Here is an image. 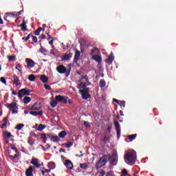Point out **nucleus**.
Masks as SVG:
<instances>
[{
    "mask_svg": "<svg viewBox=\"0 0 176 176\" xmlns=\"http://www.w3.org/2000/svg\"><path fill=\"white\" fill-rule=\"evenodd\" d=\"M106 85H107V82H105L104 80H100L99 82V86L100 87H101V89L105 87Z\"/></svg>",
    "mask_w": 176,
    "mask_h": 176,
    "instance_id": "nucleus-28",
    "label": "nucleus"
},
{
    "mask_svg": "<svg viewBox=\"0 0 176 176\" xmlns=\"http://www.w3.org/2000/svg\"><path fill=\"white\" fill-rule=\"evenodd\" d=\"M32 33H30L25 38V42H27L30 39V38H31V36L32 37Z\"/></svg>",
    "mask_w": 176,
    "mask_h": 176,
    "instance_id": "nucleus-52",
    "label": "nucleus"
},
{
    "mask_svg": "<svg viewBox=\"0 0 176 176\" xmlns=\"http://www.w3.org/2000/svg\"><path fill=\"white\" fill-rule=\"evenodd\" d=\"M59 152L60 153H61V152L65 153V149H64L63 148H60V150H59Z\"/></svg>",
    "mask_w": 176,
    "mask_h": 176,
    "instance_id": "nucleus-64",
    "label": "nucleus"
},
{
    "mask_svg": "<svg viewBox=\"0 0 176 176\" xmlns=\"http://www.w3.org/2000/svg\"><path fill=\"white\" fill-rule=\"evenodd\" d=\"M6 107L10 109V111H12V113L14 114L19 113V107L17 106V103L12 102L10 104H7Z\"/></svg>",
    "mask_w": 176,
    "mask_h": 176,
    "instance_id": "nucleus-2",
    "label": "nucleus"
},
{
    "mask_svg": "<svg viewBox=\"0 0 176 176\" xmlns=\"http://www.w3.org/2000/svg\"><path fill=\"white\" fill-rule=\"evenodd\" d=\"M37 115H38V116H42L43 115V111H37Z\"/></svg>",
    "mask_w": 176,
    "mask_h": 176,
    "instance_id": "nucleus-57",
    "label": "nucleus"
},
{
    "mask_svg": "<svg viewBox=\"0 0 176 176\" xmlns=\"http://www.w3.org/2000/svg\"><path fill=\"white\" fill-rule=\"evenodd\" d=\"M30 115L33 116H38V111H30Z\"/></svg>",
    "mask_w": 176,
    "mask_h": 176,
    "instance_id": "nucleus-53",
    "label": "nucleus"
},
{
    "mask_svg": "<svg viewBox=\"0 0 176 176\" xmlns=\"http://www.w3.org/2000/svg\"><path fill=\"white\" fill-rule=\"evenodd\" d=\"M96 52H98V48L94 47L93 50H91V54H94V53H96Z\"/></svg>",
    "mask_w": 176,
    "mask_h": 176,
    "instance_id": "nucleus-47",
    "label": "nucleus"
},
{
    "mask_svg": "<svg viewBox=\"0 0 176 176\" xmlns=\"http://www.w3.org/2000/svg\"><path fill=\"white\" fill-rule=\"evenodd\" d=\"M32 41L33 42H34V43H38V38L35 36H32Z\"/></svg>",
    "mask_w": 176,
    "mask_h": 176,
    "instance_id": "nucleus-48",
    "label": "nucleus"
},
{
    "mask_svg": "<svg viewBox=\"0 0 176 176\" xmlns=\"http://www.w3.org/2000/svg\"><path fill=\"white\" fill-rule=\"evenodd\" d=\"M21 65H20L19 63V62H16V63H15V69H17V70H19V69H21Z\"/></svg>",
    "mask_w": 176,
    "mask_h": 176,
    "instance_id": "nucleus-41",
    "label": "nucleus"
},
{
    "mask_svg": "<svg viewBox=\"0 0 176 176\" xmlns=\"http://www.w3.org/2000/svg\"><path fill=\"white\" fill-rule=\"evenodd\" d=\"M50 54H52L53 56H56V53L54 52V50H51Z\"/></svg>",
    "mask_w": 176,
    "mask_h": 176,
    "instance_id": "nucleus-58",
    "label": "nucleus"
},
{
    "mask_svg": "<svg viewBox=\"0 0 176 176\" xmlns=\"http://www.w3.org/2000/svg\"><path fill=\"white\" fill-rule=\"evenodd\" d=\"M23 13H24V10H22L18 12H6V16H8V17H12V19H16V17H18V16L23 14Z\"/></svg>",
    "mask_w": 176,
    "mask_h": 176,
    "instance_id": "nucleus-6",
    "label": "nucleus"
},
{
    "mask_svg": "<svg viewBox=\"0 0 176 176\" xmlns=\"http://www.w3.org/2000/svg\"><path fill=\"white\" fill-rule=\"evenodd\" d=\"M21 27V31H23V32H25L27 31V25L25 24V21L23 20L22 23L19 25Z\"/></svg>",
    "mask_w": 176,
    "mask_h": 176,
    "instance_id": "nucleus-19",
    "label": "nucleus"
},
{
    "mask_svg": "<svg viewBox=\"0 0 176 176\" xmlns=\"http://www.w3.org/2000/svg\"><path fill=\"white\" fill-rule=\"evenodd\" d=\"M90 91V88H85L84 89H80L79 93H86V94H89Z\"/></svg>",
    "mask_w": 176,
    "mask_h": 176,
    "instance_id": "nucleus-33",
    "label": "nucleus"
},
{
    "mask_svg": "<svg viewBox=\"0 0 176 176\" xmlns=\"http://www.w3.org/2000/svg\"><path fill=\"white\" fill-rule=\"evenodd\" d=\"M80 168H82V170H86L87 168V164L86 163L80 164Z\"/></svg>",
    "mask_w": 176,
    "mask_h": 176,
    "instance_id": "nucleus-38",
    "label": "nucleus"
},
{
    "mask_svg": "<svg viewBox=\"0 0 176 176\" xmlns=\"http://www.w3.org/2000/svg\"><path fill=\"white\" fill-rule=\"evenodd\" d=\"M83 79H85L86 82H89V77L87 76V75L86 76H81L80 80H83Z\"/></svg>",
    "mask_w": 176,
    "mask_h": 176,
    "instance_id": "nucleus-44",
    "label": "nucleus"
},
{
    "mask_svg": "<svg viewBox=\"0 0 176 176\" xmlns=\"http://www.w3.org/2000/svg\"><path fill=\"white\" fill-rule=\"evenodd\" d=\"M45 31V28H38L35 32H34V35H39V34H41V31Z\"/></svg>",
    "mask_w": 176,
    "mask_h": 176,
    "instance_id": "nucleus-29",
    "label": "nucleus"
},
{
    "mask_svg": "<svg viewBox=\"0 0 176 176\" xmlns=\"http://www.w3.org/2000/svg\"><path fill=\"white\" fill-rule=\"evenodd\" d=\"M114 124L116 126V130L117 133V138H120V124L118 121L114 122Z\"/></svg>",
    "mask_w": 176,
    "mask_h": 176,
    "instance_id": "nucleus-12",
    "label": "nucleus"
},
{
    "mask_svg": "<svg viewBox=\"0 0 176 176\" xmlns=\"http://www.w3.org/2000/svg\"><path fill=\"white\" fill-rule=\"evenodd\" d=\"M40 52L41 53H43V54H45L46 53H47V50H46V48L43 47H41Z\"/></svg>",
    "mask_w": 176,
    "mask_h": 176,
    "instance_id": "nucleus-39",
    "label": "nucleus"
},
{
    "mask_svg": "<svg viewBox=\"0 0 176 176\" xmlns=\"http://www.w3.org/2000/svg\"><path fill=\"white\" fill-rule=\"evenodd\" d=\"M107 159H108V155H107L102 157L96 164V168H101L102 166H105L107 164Z\"/></svg>",
    "mask_w": 176,
    "mask_h": 176,
    "instance_id": "nucleus-3",
    "label": "nucleus"
},
{
    "mask_svg": "<svg viewBox=\"0 0 176 176\" xmlns=\"http://www.w3.org/2000/svg\"><path fill=\"white\" fill-rule=\"evenodd\" d=\"M72 145H74L73 142H67V143L65 145V147L66 148H71V146H72Z\"/></svg>",
    "mask_w": 176,
    "mask_h": 176,
    "instance_id": "nucleus-43",
    "label": "nucleus"
},
{
    "mask_svg": "<svg viewBox=\"0 0 176 176\" xmlns=\"http://www.w3.org/2000/svg\"><path fill=\"white\" fill-rule=\"evenodd\" d=\"M41 140H44V144H46V141H47V136H46V134L41 133Z\"/></svg>",
    "mask_w": 176,
    "mask_h": 176,
    "instance_id": "nucleus-32",
    "label": "nucleus"
},
{
    "mask_svg": "<svg viewBox=\"0 0 176 176\" xmlns=\"http://www.w3.org/2000/svg\"><path fill=\"white\" fill-rule=\"evenodd\" d=\"M41 39H46V36L45 34H42L41 36Z\"/></svg>",
    "mask_w": 176,
    "mask_h": 176,
    "instance_id": "nucleus-63",
    "label": "nucleus"
},
{
    "mask_svg": "<svg viewBox=\"0 0 176 176\" xmlns=\"http://www.w3.org/2000/svg\"><path fill=\"white\" fill-rule=\"evenodd\" d=\"M56 70L59 74H65L67 72V68L64 65L58 66Z\"/></svg>",
    "mask_w": 176,
    "mask_h": 176,
    "instance_id": "nucleus-14",
    "label": "nucleus"
},
{
    "mask_svg": "<svg viewBox=\"0 0 176 176\" xmlns=\"http://www.w3.org/2000/svg\"><path fill=\"white\" fill-rule=\"evenodd\" d=\"M122 176H126L128 173H127V170L126 169H122Z\"/></svg>",
    "mask_w": 176,
    "mask_h": 176,
    "instance_id": "nucleus-49",
    "label": "nucleus"
},
{
    "mask_svg": "<svg viewBox=\"0 0 176 176\" xmlns=\"http://www.w3.org/2000/svg\"><path fill=\"white\" fill-rule=\"evenodd\" d=\"M30 93L31 90L30 89H27L25 88L21 89L18 93V97L19 98L21 99L23 97H24V96H30Z\"/></svg>",
    "mask_w": 176,
    "mask_h": 176,
    "instance_id": "nucleus-4",
    "label": "nucleus"
},
{
    "mask_svg": "<svg viewBox=\"0 0 176 176\" xmlns=\"http://www.w3.org/2000/svg\"><path fill=\"white\" fill-rule=\"evenodd\" d=\"M40 79L43 83H47V82H49V78L46 77L45 75H42Z\"/></svg>",
    "mask_w": 176,
    "mask_h": 176,
    "instance_id": "nucleus-23",
    "label": "nucleus"
},
{
    "mask_svg": "<svg viewBox=\"0 0 176 176\" xmlns=\"http://www.w3.org/2000/svg\"><path fill=\"white\" fill-rule=\"evenodd\" d=\"M51 141H52V142H58L60 139L58 138V136H52Z\"/></svg>",
    "mask_w": 176,
    "mask_h": 176,
    "instance_id": "nucleus-31",
    "label": "nucleus"
},
{
    "mask_svg": "<svg viewBox=\"0 0 176 176\" xmlns=\"http://www.w3.org/2000/svg\"><path fill=\"white\" fill-rule=\"evenodd\" d=\"M13 85H15L16 86H19L20 85V80L19 79V76H16V74L13 75Z\"/></svg>",
    "mask_w": 176,
    "mask_h": 176,
    "instance_id": "nucleus-18",
    "label": "nucleus"
},
{
    "mask_svg": "<svg viewBox=\"0 0 176 176\" xmlns=\"http://www.w3.org/2000/svg\"><path fill=\"white\" fill-rule=\"evenodd\" d=\"M114 60H115V58L113 57V55L111 54L105 60V63H107V64H112Z\"/></svg>",
    "mask_w": 176,
    "mask_h": 176,
    "instance_id": "nucleus-17",
    "label": "nucleus"
},
{
    "mask_svg": "<svg viewBox=\"0 0 176 176\" xmlns=\"http://www.w3.org/2000/svg\"><path fill=\"white\" fill-rule=\"evenodd\" d=\"M8 58L9 61H14L16 60V56H8Z\"/></svg>",
    "mask_w": 176,
    "mask_h": 176,
    "instance_id": "nucleus-40",
    "label": "nucleus"
},
{
    "mask_svg": "<svg viewBox=\"0 0 176 176\" xmlns=\"http://www.w3.org/2000/svg\"><path fill=\"white\" fill-rule=\"evenodd\" d=\"M8 126V124H6V122H3L1 126V129H6Z\"/></svg>",
    "mask_w": 176,
    "mask_h": 176,
    "instance_id": "nucleus-51",
    "label": "nucleus"
},
{
    "mask_svg": "<svg viewBox=\"0 0 176 176\" xmlns=\"http://www.w3.org/2000/svg\"><path fill=\"white\" fill-rule=\"evenodd\" d=\"M65 135H67V132L65 131H62L58 133L59 138H65Z\"/></svg>",
    "mask_w": 176,
    "mask_h": 176,
    "instance_id": "nucleus-25",
    "label": "nucleus"
},
{
    "mask_svg": "<svg viewBox=\"0 0 176 176\" xmlns=\"http://www.w3.org/2000/svg\"><path fill=\"white\" fill-rule=\"evenodd\" d=\"M79 57H80V52L76 50L75 52L74 60H79Z\"/></svg>",
    "mask_w": 176,
    "mask_h": 176,
    "instance_id": "nucleus-30",
    "label": "nucleus"
},
{
    "mask_svg": "<svg viewBox=\"0 0 176 176\" xmlns=\"http://www.w3.org/2000/svg\"><path fill=\"white\" fill-rule=\"evenodd\" d=\"M111 130H112V126L109 125L107 127V133H108V134H111Z\"/></svg>",
    "mask_w": 176,
    "mask_h": 176,
    "instance_id": "nucleus-50",
    "label": "nucleus"
},
{
    "mask_svg": "<svg viewBox=\"0 0 176 176\" xmlns=\"http://www.w3.org/2000/svg\"><path fill=\"white\" fill-rule=\"evenodd\" d=\"M137 138V134L129 135H128V138L130 141H134V140Z\"/></svg>",
    "mask_w": 176,
    "mask_h": 176,
    "instance_id": "nucleus-34",
    "label": "nucleus"
},
{
    "mask_svg": "<svg viewBox=\"0 0 176 176\" xmlns=\"http://www.w3.org/2000/svg\"><path fill=\"white\" fill-rule=\"evenodd\" d=\"M44 87L45 90H52V87H50V85H47V84H45Z\"/></svg>",
    "mask_w": 176,
    "mask_h": 176,
    "instance_id": "nucleus-46",
    "label": "nucleus"
},
{
    "mask_svg": "<svg viewBox=\"0 0 176 176\" xmlns=\"http://www.w3.org/2000/svg\"><path fill=\"white\" fill-rule=\"evenodd\" d=\"M28 79L30 82H34L35 80V76L34 74H30Z\"/></svg>",
    "mask_w": 176,
    "mask_h": 176,
    "instance_id": "nucleus-37",
    "label": "nucleus"
},
{
    "mask_svg": "<svg viewBox=\"0 0 176 176\" xmlns=\"http://www.w3.org/2000/svg\"><path fill=\"white\" fill-rule=\"evenodd\" d=\"M31 101V98L28 97V96H25L23 98V103L24 104H28V102H30Z\"/></svg>",
    "mask_w": 176,
    "mask_h": 176,
    "instance_id": "nucleus-35",
    "label": "nucleus"
},
{
    "mask_svg": "<svg viewBox=\"0 0 176 176\" xmlns=\"http://www.w3.org/2000/svg\"><path fill=\"white\" fill-rule=\"evenodd\" d=\"M64 165L68 170H72L74 168V164L71 160H67L64 162Z\"/></svg>",
    "mask_w": 176,
    "mask_h": 176,
    "instance_id": "nucleus-10",
    "label": "nucleus"
},
{
    "mask_svg": "<svg viewBox=\"0 0 176 176\" xmlns=\"http://www.w3.org/2000/svg\"><path fill=\"white\" fill-rule=\"evenodd\" d=\"M56 101L58 102H62V104H68V96H63L61 95L56 96L55 97Z\"/></svg>",
    "mask_w": 176,
    "mask_h": 176,
    "instance_id": "nucleus-5",
    "label": "nucleus"
},
{
    "mask_svg": "<svg viewBox=\"0 0 176 176\" xmlns=\"http://www.w3.org/2000/svg\"><path fill=\"white\" fill-rule=\"evenodd\" d=\"M48 168H50V170H54V168H56V164H54V162H49Z\"/></svg>",
    "mask_w": 176,
    "mask_h": 176,
    "instance_id": "nucleus-24",
    "label": "nucleus"
},
{
    "mask_svg": "<svg viewBox=\"0 0 176 176\" xmlns=\"http://www.w3.org/2000/svg\"><path fill=\"white\" fill-rule=\"evenodd\" d=\"M42 108V106H41V103L36 102L34 103L32 107H31V111H39Z\"/></svg>",
    "mask_w": 176,
    "mask_h": 176,
    "instance_id": "nucleus-15",
    "label": "nucleus"
},
{
    "mask_svg": "<svg viewBox=\"0 0 176 176\" xmlns=\"http://www.w3.org/2000/svg\"><path fill=\"white\" fill-rule=\"evenodd\" d=\"M100 174L101 176H104V175H105V171L101 170V171L100 172Z\"/></svg>",
    "mask_w": 176,
    "mask_h": 176,
    "instance_id": "nucleus-60",
    "label": "nucleus"
},
{
    "mask_svg": "<svg viewBox=\"0 0 176 176\" xmlns=\"http://www.w3.org/2000/svg\"><path fill=\"white\" fill-rule=\"evenodd\" d=\"M125 161H127L129 164H135L137 160V155L134 153H128L124 156Z\"/></svg>",
    "mask_w": 176,
    "mask_h": 176,
    "instance_id": "nucleus-1",
    "label": "nucleus"
},
{
    "mask_svg": "<svg viewBox=\"0 0 176 176\" xmlns=\"http://www.w3.org/2000/svg\"><path fill=\"white\" fill-rule=\"evenodd\" d=\"M23 127H24V124H19L16 126L15 129L16 130H21V129H23Z\"/></svg>",
    "mask_w": 176,
    "mask_h": 176,
    "instance_id": "nucleus-36",
    "label": "nucleus"
},
{
    "mask_svg": "<svg viewBox=\"0 0 176 176\" xmlns=\"http://www.w3.org/2000/svg\"><path fill=\"white\" fill-rule=\"evenodd\" d=\"M67 102L71 105L72 104H73V102H74V100H67Z\"/></svg>",
    "mask_w": 176,
    "mask_h": 176,
    "instance_id": "nucleus-61",
    "label": "nucleus"
},
{
    "mask_svg": "<svg viewBox=\"0 0 176 176\" xmlns=\"http://www.w3.org/2000/svg\"><path fill=\"white\" fill-rule=\"evenodd\" d=\"M82 95V100H89L90 98V94H86V92H79Z\"/></svg>",
    "mask_w": 176,
    "mask_h": 176,
    "instance_id": "nucleus-21",
    "label": "nucleus"
},
{
    "mask_svg": "<svg viewBox=\"0 0 176 176\" xmlns=\"http://www.w3.org/2000/svg\"><path fill=\"white\" fill-rule=\"evenodd\" d=\"M92 58L93 60H95L96 63H101V61H102V58L101 56H100V55H94L92 56Z\"/></svg>",
    "mask_w": 176,
    "mask_h": 176,
    "instance_id": "nucleus-20",
    "label": "nucleus"
},
{
    "mask_svg": "<svg viewBox=\"0 0 176 176\" xmlns=\"http://www.w3.org/2000/svg\"><path fill=\"white\" fill-rule=\"evenodd\" d=\"M110 164L113 166H116L118 164V154L113 153L111 157H109Z\"/></svg>",
    "mask_w": 176,
    "mask_h": 176,
    "instance_id": "nucleus-7",
    "label": "nucleus"
},
{
    "mask_svg": "<svg viewBox=\"0 0 176 176\" xmlns=\"http://www.w3.org/2000/svg\"><path fill=\"white\" fill-rule=\"evenodd\" d=\"M45 129H46V125L40 124L37 129V131H42L43 130H45Z\"/></svg>",
    "mask_w": 176,
    "mask_h": 176,
    "instance_id": "nucleus-27",
    "label": "nucleus"
},
{
    "mask_svg": "<svg viewBox=\"0 0 176 176\" xmlns=\"http://www.w3.org/2000/svg\"><path fill=\"white\" fill-rule=\"evenodd\" d=\"M52 108H56L57 107V100H53L51 103Z\"/></svg>",
    "mask_w": 176,
    "mask_h": 176,
    "instance_id": "nucleus-42",
    "label": "nucleus"
},
{
    "mask_svg": "<svg viewBox=\"0 0 176 176\" xmlns=\"http://www.w3.org/2000/svg\"><path fill=\"white\" fill-rule=\"evenodd\" d=\"M2 122H4V123L8 124V117H6L3 119Z\"/></svg>",
    "mask_w": 176,
    "mask_h": 176,
    "instance_id": "nucleus-59",
    "label": "nucleus"
},
{
    "mask_svg": "<svg viewBox=\"0 0 176 176\" xmlns=\"http://www.w3.org/2000/svg\"><path fill=\"white\" fill-rule=\"evenodd\" d=\"M54 42V40H53V38H52L50 41H49V43H50V45H51L52 46H53Z\"/></svg>",
    "mask_w": 176,
    "mask_h": 176,
    "instance_id": "nucleus-62",
    "label": "nucleus"
},
{
    "mask_svg": "<svg viewBox=\"0 0 176 176\" xmlns=\"http://www.w3.org/2000/svg\"><path fill=\"white\" fill-rule=\"evenodd\" d=\"M30 164H32L33 167H35V168H41V164H39V160L34 157L32 158Z\"/></svg>",
    "mask_w": 176,
    "mask_h": 176,
    "instance_id": "nucleus-8",
    "label": "nucleus"
},
{
    "mask_svg": "<svg viewBox=\"0 0 176 176\" xmlns=\"http://www.w3.org/2000/svg\"><path fill=\"white\" fill-rule=\"evenodd\" d=\"M25 63H27L28 68H34V67H35V61L32 59L27 58L25 59Z\"/></svg>",
    "mask_w": 176,
    "mask_h": 176,
    "instance_id": "nucleus-11",
    "label": "nucleus"
},
{
    "mask_svg": "<svg viewBox=\"0 0 176 176\" xmlns=\"http://www.w3.org/2000/svg\"><path fill=\"white\" fill-rule=\"evenodd\" d=\"M4 138H12L13 135H12V133L10 132H4L3 134Z\"/></svg>",
    "mask_w": 176,
    "mask_h": 176,
    "instance_id": "nucleus-26",
    "label": "nucleus"
},
{
    "mask_svg": "<svg viewBox=\"0 0 176 176\" xmlns=\"http://www.w3.org/2000/svg\"><path fill=\"white\" fill-rule=\"evenodd\" d=\"M74 54L67 52L65 55L63 56L62 60L63 61H67V60H69L71 57H72Z\"/></svg>",
    "mask_w": 176,
    "mask_h": 176,
    "instance_id": "nucleus-16",
    "label": "nucleus"
},
{
    "mask_svg": "<svg viewBox=\"0 0 176 176\" xmlns=\"http://www.w3.org/2000/svg\"><path fill=\"white\" fill-rule=\"evenodd\" d=\"M11 149H12V151H14L16 153H19V150L17 149V148H16V146H11Z\"/></svg>",
    "mask_w": 176,
    "mask_h": 176,
    "instance_id": "nucleus-54",
    "label": "nucleus"
},
{
    "mask_svg": "<svg viewBox=\"0 0 176 176\" xmlns=\"http://www.w3.org/2000/svg\"><path fill=\"white\" fill-rule=\"evenodd\" d=\"M84 126H85V127H90V123H89L88 122L85 121L84 122Z\"/></svg>",
    "mask_w": 176,
    "mask_h": 176,
    "instance_id": "nucleus-55",
    "label": "nucleus"
},
{
    "mask_svg": "<svg viewBox=\"0 0 176 176\" xmlns=\"http://www.w3.org/2000/svg\"><path fill=\"white\" fill-rule=\"evenodd\" d=\"M113 101H114V102H116V104H118V105H120L121 108H124L126 107V101L124 100L122 101L116 98H113Z\"/></svg>",
    "mask_w": 176,
    "mask_h": 176,
    "instance_id": "nucleus-13",
    "label": "nucleus"
},
{
    "mask_svg": "<svg viewBox=\"0 0 176 176\" xmlns=\"http://www.w3.org/2000/svg\"><path fill=\"white\" fill-rule=\"evenodd\" d=\"M34 170H35V166H30L25 170V176H34Z\"/></svg>",
    "mask_w": 176,
    "mask_h": 176,
    "instance_id": "nucleus-9",
    "label": "nucleus"
},
{
    "mask_svg": "<svg viewBox=\"0 0 176 176\" xmlns=\"http://www.w3.org/2000/svg\"><path fill=\"white\" fill-rule=\"evenodd\" d=\"M16 157H17V155H10V159H11V160H14V159H16Z\"/></svg>",
    "mask_w": 176,
    "mask_h": 176,
    "instance_id": "nucleus-56",
    "label": "nucleus"
},
{
    "mask_svg": "<svg viewBox=\"0 0 176 176\" xmlns=\"http://www.w3.org/2000/svg\"><path fill=\"white\" fill-rule=\"evenodd\" d=\"M86 87H87V85L86 84V82H85V83L80 82L77 86V89H79L80 90H82V89H86Z\"/></svg>",
    "mask_w": 176,
    "mask_h": 176,
    "instance_id": "nucleus-22",
    "label": "nucleus"
},
{
    "mask_svg": "<svg viewBox=\"0 0 176 176\" xmlns=\"http://www.w3.org/2000/svg\"><path fill=\"white\" fill-rule=\"evenodd\" d=\"M0 82H1V83H3V85H6V79L4 77L0 78Z\"/></svg>",
    "mask_w": 176,
    "mask_h": 176,
    "instance_id": "nucleus-45",
    "label": "nucleus"
}]
</instances>
